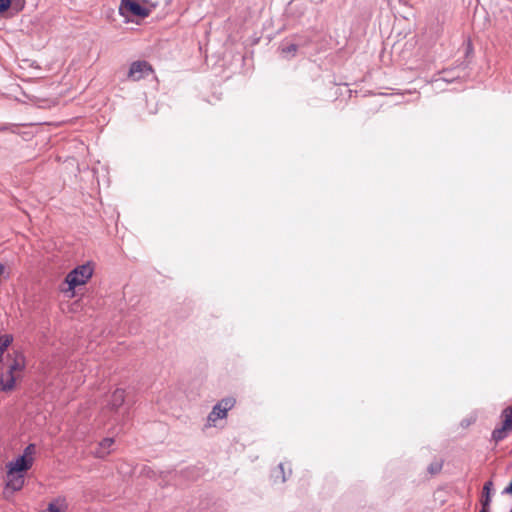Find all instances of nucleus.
I'll use <instances>...</instances> for the list:
<instances>
[{
  "mask_svg": "<svg viewBox=\"0 0 512 512\" xmlns=\"http://www.w3.org/2000/svg\"><path fill=\"white\" fill-rule=\"evenodd\" d=\"M236 404L233 397H226L217 402L207 417V426L215 427L218 420L225 419L228 411H230Z\"/></svg>",
  "mask_w": 512,
  "mask_h": 512,
  "instance_id": "obj_2",
  "label": "nucleus"
},
{
  "mask_svg": "<svg viewBox=\"0 0 512 512\" xmlns=\"http://www.w3.org/2000/svg\"><path fill=\"white\" fill-rule=\"evenodd\" d=\"M5 481L6 490L12 493L19 491L25 483V474L7 469Z\"/></svg>",
  "mask_w": 512,
  "mask_h": 512,
  "instance_id": "obj_5",
  "label": "nucleus"
},
{
  "mask_svg": "<svg viewBox=\"0 0 512 512\" xmlns=\"http://www.w3.org/2000/svg\"><path fill=\"white\" fill-rule=\"evenodd\" d=\"M512 429L510 427L505 426V422H502V426L499 428H496L493 433L492 437L496 442H499L506 438L508 431H511Z\"/></svg>",
  "mask_w": 512,
  "mask_h": 512,
  "instance_id": "obj_13",
  "label": "nucleus"
},
{
  "mask_svg": "<svg viewBox=\"0 0 512 512\" xmlns=\"http://www.w3.org/2000/svg\"><path fill=\"white\" fill-rule=\"evenodd\" d=\"M114 443L113 438H105L99 444L97 449L94 451V455L97 458H104L111 452V447Z\"/></svg>",
  "mask_w": 512,
  "mask_h": 512,
  "instance_id": "obj_8",
  "label": "nucleus"
},
{
  "mask_svg": "<svg viewBox=\"0 0 512 512\" xmlns=\"http://www.w3.org/2000/svg\"><path fill=\"white\" fill-rule=\"evenodd\" d=\"M93 270L90 265L85 264L76 267L69 272L65 278L60 290L68 297L74 296V289L77 286L84 285L92 276Z\"/></svg>",
  "mask_w": 512,
  "mask_h": 512,
  "instance_id": "obj_1",
  "label": "nucleus"
},
{
  "mask_svg": "<svg viewBox=\"0 0 512 512\" xmlns=\"http://www.w3.org/2000/svg\"><path fill=\"white\" fill-rule=\"evenodd\" d=\"M34 453H35V445L34 444H29L25 448V450H24V452H23V454L21 456L22 457H26V459H29L30 462L33 464V462H34V457H33Z\"/></svg>",
  "mask_w": 512,
  "mask_h": 512,
  "instance_id": "obj_16",
  "label": "nucleus"
},
{
  "mask_svg": "<svg viewBox=\"0 0 512 512\" xmlns=\"http://www.w3.org/2000/svg\"><path fill=\"white\" fill-rule=\"evenodd\" d=\"M13 342V336L5 334L0 336V360L2 359L3 353Z\"/></svg>",
  "mask_w": 512,
  "mask_h": 512,
  "instance_id": "obj_14",
  "label": "nucleus"
},
{
  "mask_svg": "<svg viewBox=\"0 0 512 512\" xmlns=\"http://www.w3.org/2000/svg\"><path fill=\"white\" fill-rule=\"evenodd\" d=\"M492 482L491 481H487L485 484H484V487H483V498L482 499H485L486 497L490 498V491H491V488H492Z\"/></svg>",
  "mask_w": 512,
  "mask_h": 512,
  "instance_id": "obj_17",
  "label": "nucleus"
},
{
  "mask_svg": "<svg viewBox=\"0 0 512 512\" xmlns=\"http://www.w3.org/2000/svg\"><path fill=\"white\" fill-rule=\"evenodd\" d=\"M25 1L24 0H17L15 1V6H17L19 9H22L24 6Z\"/></svg>",
  "mask_w": 512,
  "mask_h": 512,
  "instance_id": "obj_21",
  "label": "nucleus"
},
{
  "mask_svg": "<svg viewBox=\"0 0 512 512\" xmlns=\"http://www.w3.org/2000/svg\"><path fill=\"white\" fill-rule=\"evenodd\" d=\"M119 12L122 16L146 17L149 14V10L143 7L137 0H122Z\"/></svg>",
  "mask_w": 512,
  "mask_h": 512,
  "instance_id": "obj_3",
  "label": "nucleus"
},
{
  "mask_svg": "<svg viewBox=\"0 0 512 512\" xmlns=\"http://www.w3.org/2000/svg\"><path fill=\"white\" fill-rule=\"evenodd\" d=\"M292 469L290 465L286 467V464L280 463L277 469L273 472L272 477L275 482L284 483L291 476Z\"/></svg>",
  "mask_w": 512,
  "mask_h": 512,
  "instance_id": "obj_7",
  "label": "nucleus"
},
{
  "mask_svg": "<svg viewBox=\"0 0 512 512\" xmlns=\"http://www.w3.org/2000/svg\"><path fill=\"white\" fill-rule=\"evenodd\" d=\"M32 463L26 457L19 456L14 461L7 463L6 468L15 472L25 474L31 467Z\"/></svg>",
  "mask_w": 512,
  "mask_h": 512,
  "instance_id": "obj_6",
  "label": "nucleus"
},
{
  "mask_svg": "<svg viewBox=\"0 0 512 512\" xmlns=\"http://www.w3.org/2000/svg\"><path fill=\"white\" fill-rule=\"evenodd\" d=\"M430 469H431V472H434V471L439 470V469H440V467H437V468H436V467H431Z\"/></svg>",
  "mask_w": 512,
  "mask_h": 512,
  "instance_id": "obj_24",
  "label": "nucleus"
},
{
  "mask_svg": "<svg viewBox=\"0 0 512 512\" xmlns=\"http://www.w3.org/2000/svg\"><path fill=\"white\" fill-rule=\"evenodd\" d=\"M25 368V356L21 352H15L12 364L9 366L8 372L15 375L16 372H21Z\"/></svg>",
  "mask_w": 512,
  "mask_h": 512,
  "instance_id": "obj_9",
  "label": "nucleus"
},
{
  "mask_svg": "<svg viewBox=\"0 0 512 512\" xmlns=\"http://www.w3.org/2000/svg\"><path fill=\"white\" fill-rule=\"evenodd\" d=\"M504 493L506 494H512V481L510 484L504 489Z\"/></svg>",
  "mask_w": 512,
  "mask_h": 512,
  "instance_id": "obj_22",
  "label": "nucleus"
},
{
  "mask_svg": "<svg viewBox=\"0 0 512 512\" xmlns=\"http://www.w3.org/2000/svg\"><path fill=\"white\" fill-rule=\"evenodd\" d=\"M67 507L68 505L66 499L63 497H58L49 504L46 512H64Z\"/></svg>",
  "mask_w": 512,
  "mask_h": 512,
  "instance_id": "obj_11",
  "label": "nucleus"
},
{
  "mask_svg": "<svg viewBox=\"0 0 512 512\" xmlns=\"http://www.w3.org/2000/svg\"><path fill=\"white\" fill-rule=\"evenodd\" d=\"M491 499L486 497L485 499H482V509L480 512H488V508L490 505Z\"/></svg>",
  "mask_w": 512,
  "mask_h": 512,
  "instance_id": "obj_20",
  "label": "nucleus"
},
{
  "mask_svg": "<svg viewBox=\"0 0 512 512\" xmlns=\"http://www.w3.org/2000/svg\"><path fill=\"white\" fill-rule=\"evenodd\" d=\"M12 5V0H0V14L4 13Z\"/></svg>",
  "mask_w": 512,
  "mask_h": 512,
  "instance_id": "obj_18",
  "label": "nucleus"
},
{
  "mask_svg": "<svg viewBox=\"0 0 512 512\" xmlns=\"http://www.w3.org/2000/svg\"><path fill=\"white\" fill-rule=\"evenodd\" d=\"M503 421L505 422L506 427H510L512 429V406L506 408L502 413Z\"/></svg>",
  "mask_w": 512,
  "mask_h": 512,
  "instance_id": "obj_15",
  "label": "nucleus"
},
{
  "mask_svg": "<svg viewBox=\"0 0 512 512\" xmlns=\"http://www.w3.org/2000/svg\"><path fill=\"white\" fill-rule=\"evenodd\" d=\"M430 469H431V472H434V471L439 470V469H440V467H437V468H436V467H431Z\"/></svg>",
  "mask_w": 512,
  "mask_h": 512,
  "instance_id": "obj_23",
  "label": "nucleus"
},
{
  "mask_svg": "<svg viewBox=\"0 0 512 512\" xmlns=\"http://www.w3.org/2000/svg\"><path fill=\"white\" fill-rule=\"evenodd\" d=\"M151 66L145 61L133 62L130 66L128 77L133 81H139L151 73Z\"/></svg>",
  "mask_w": 512,
  "mask_h": 512,
  "instance_id": "obj_4",
  "label": "nucleus"
},
{
  "mask_svg": "<svg viewBox=\"0 0 512 512\" xmlns=\"http://www.w3.org/2000/svg\"><path fill=\"white\" fill-rule=\"evenodd\" d=\"M125 398V392L122 389H116L111 395L110 405L112 408L116 409L122 405Z\"/></svg>",
  "mask_w": 512,
  "mask_h": 512,
  "instance_id": "obj_12",
  "label": "nucleus"
},
{
  "mask_svg": "<svg viewBox=\"0 0 512 512\" xmlns=\"http://www.w3.org/2000/svg\"><path fill=\"white\" fill-rule=\"evenodd\" d=\"M16 381V375L6 372L1 376L0 385L3 391H10L14 388Z\"/></svg>",
  "mask_w": 512,
  "mask_h": 512,
  "instance_id": "obj_10",
  "label": "nucleus"
},
{
  "mask_svg": "<svg viewBox=\"0 0 512 512\" xmlns=\"http://www.w3.org/2000/svg\"><path fill=\"white\" fill-rule=\"evenodd\" d=\"M297 50V46L295 44H289L287 46L282 47V53L284 54H294Z\"/></svg>",
  "mask_w": 512,
  "mask_h": 512,
  "instance_id": "obj_19",
  "label": "nucleus"
}]
</instances>
